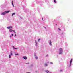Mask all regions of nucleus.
Segmentation results:
<instances>
[{
  "mask_svg": "<svg viewBox=\"0 0 73 73\" xmlns=\"http://www.w3.org/2000/svg\"><path fill=\"white\" fill-rule=\"evenodd\" d=\"M42 20H43V18H42Z\"/></svg>",
  "mask_w": 73,
  "mask_h": 73,
  "instance_id": "5701e85b",
  "label": "nucleus"
},
{
  "mask_svg": "<svg viewBox=\"0 0 73 73\" xmlns=\"http://www.w3.org/2000/svg\"><path fill=\"white\" fill-rule=\"evenodd\" d=\"M13 36V34H12V36Z\"/></svg>",
  "mask_w": 73,
  "mask_h": 73,
  "instance_id": "412c9836",
  "label": "nucleus"
},
{
  "mask_svg": "<svg viewBox=\"0 0 73 73\" xmlns=\"http://www.w3.org/2000/svg\"><path fill=\"white\" fill-rule=\"evenodd\" d=\"M23 58H24V59H25V60H26V59H27V58H27V57L25 56L23 57Z\"/></svg>",
  "mask_w": 73,
  "mask_h": 73,
  "instance_id": "39448f33",
  "label": "nucleus"
},
{
  "mask_svg": "<svg viewBox=\"0 0 73 73\" xmlns=\"http://www.w3.org/2000/svg\"><path fill=\"white\" fill-rule=\"evenodd\" d=\"M13 48H14V49H17V48H15L14 47V46H13Z\"/></svg>",
  "mask_w": 73,
  "mask_h": 73,
  "instance_id": "9d476101",
  "label": "nucleus"
},
{
  "mask_svg": "<svg viewBox=\"0 0 73 73\" xmlns=\"http://www.w3.org/2000/svg\"><path fill=\"white\" fill-rule=\"evenodd\" d=\"M63 50L61 48H60L59 49V54H61L62 53Z\"/></svg>",
  "mask_w": 73,
  "mask_h": 73,
  "instance_id": "f03ea898",
  "label": "nucleus"
},
{
  "mask_svg": "<svg viewBox=\"0 0 73 73\" xmlns=\"http://www.w3.org/2000/svg\"><path fill=\"white\" fill-rule=\"evenodd\" d=\"M11 55H12V52H11Z\"/></svg>",
  "mask_w": 73,
  "mask_h": 73,
  "instance_id": "f3484780",
  "label": "nucleus"
},
{
  "mask_svg": "<svg viewBox=\"0 0 73 73\" xmlns=\"http://www.w3.org/2000/svg\"><path fill=\"white\" fill-rule=\"evenodd\" d=\"M10 12V11H5V12L2 13L1 14V15H3V16L4 15H5V13H8Z\"/></svg>",
  "mask_w": 73,
  "mask_h": 73,
  "instance_id": "f257e3e1",
  "label": "nucleus"
},
{
  "mask_svg": "<svg viewBox=\"0 0 73 73\" xmlns=\"http://www.w3.org/2000/svg\"><path fill=\"white\" fill-rule=\"evenodd\" d=\"M10 32H14V33H16V32L14 30H12L11 29H10Z\"/></svg>",
  "mask_w": 73,
  "mask_h": 73,
  "instance_id": "7ed1b4c3",
  "label": "nucleus"
},
{
  "mask_svg": "<svg viewBox=\"0 0 73 73\" xmlns=\"http://www.w3.org/2000/svg\"><path fill=\"white\" fill-rule=\"evenodd\" d=\"M44 65L45 66H48V64H45Z\"/></svg>",
  "mask_w": 73,
  "mask_h": 73,
  "instance_id": "1a4fd4ad",
  "label": "nucleus"
},
{
  "mask_svg": "<svg viewBox=\"0 0 73 73\" xmlns=\"http://www.w3.org/2000/svg\"><path fill=\"white\" fill-rule=\"evenodd\" d=\"M72 59H71V60H70V65H71V64L72 63Z\"/></svg>",
  "mask_w": 73,
  "mask_h": 73,
  "instance_id": "0eeeda50",
  "label": "nucleus"
},
{
  "mask_svg": "<svg viewBox=\"0 0 73 73\" xmlns=\"http://www.w3.org/2000/svg\"><path fill=\"white\" fill-rule=\"evenodd\" d=\"M52 42H51V40L50 41V43H49V45H51V46L52 45Z\"/></svg>",
  "mask_w": 73,
  "mask_h": 73,
  "instance_id": "423d86ee",
  "label": "nucleus"
},
{
  "mask_svg": "<svg viewBox=\"0 0 73 73\" xmlns=\"http://www.w3.org/2000/svg\"><path fill=\"white\" fill-rule=\"evenodd\" d=\"M7 29H10L11 28H12V26L8 27H7Z\"/></svg>",
  "mask_w": 73,
  "mask_h": 73,
  "instance_id": "20e7f679",
  "label": "nucleus"
},
{
  "mask_svg": "<svg viewBox=\"0 0 73 73\" xmlns=\"http://www.w3.org/2000/svg\"><path fill=\"white\" fill-rule=\"evenodd\" d=\"M15 15V13H12V16H13L14 15Z\"/></svg>",
  "mask_w": 73,
  "mask_h": 73,
  "instance_id": "6e6552de",
  "label": "nucleus"
},
{
  "mask_svg": "<svg viewBox=\"0 0 73 73\" xmlns=\"http://www.w3.org/2000/svg\"><path fill=\"white\" fill-rule=\"evenodd\" d=\"M19 54H15V55H19Z\"/></svg>",
  "mask_w": 73,
  "mask_h": 73,
  "instance_id": "4468645a",
  "label": "nucleus"
},
{
  "mask_svg": "<svg viewBox=\"0 0 73 73\" xmlns=\"http://www.w3.org/2000/svg\"><path fill=\"white\" fill-rule=\"evenodd\" d=\"M15 36H16V34H15Z\"/></svg>",
  "mask_w": 73,
  "mask_h": 73,
  "instance_id": "6ab92c4d",
  "label": "nucleus"
},
{
  "mask_svg": "<svg viewBox=\"0 0 73 73\" xmlns=\"http://www.w3.org/2000/svg\"><path fill=\"white\" fill-rule=\"evenodd\" d=\"M58 29H59V30H60V31H61V29H60V28H58Z\"/></svg>",
  "mask_w": 73,
  "mask_h": 73,
  "instance_id": "dca6fc26",
  "label": "nucleus"
},
{
  "mask_svg": "<svg viewBox=\"0 0 73 73\" xmlns=\"http://www.w3.org/2000/svg\"><path fill=\"white\" fill-rule=\"evenodd\" d=\"M12 37V35H11L10 36V37Z\"/></svg>",
  "mask_w": 73,
  "mask_h": 73,
  "instance_id": "4be33fe9",
  "label": "nucleus"
},
{
  "mask_svg": "<svg viewBox=\"0 0 73 73\" xmlns=\"http://www.w3.org/2000/svg\"><path fill=\"white\" fill-rule=\"evenodd\" d=\"M54 3H57V2H56V0H54Z\"/></svg>",
  "mask_w": 73,
  "mask_h": 73,
  "instance_id": "ddd939ff",
  "label": "nucleus"
},
{
  "mask_svg": "<svg viewBox=\"0 0 73 73\" xmlns=\"http://www.w3.org/2000/svg\"><path fill=\"white\" fill-rule=\"evenodd\" d=\"M36 60H37V59H38V57H36Z\"/></svg>",
  "mask_w": 73,
  "mask_h": 73,
  "instance_id": "2eb2a0df",
  "label": "nucleus"
},
{
  "mask_svg": "<svg viewBox=\"0 0 73 73\" xmlns=\"http://www.w3.org/2000/svg\"><path fill=\"white\" fill-rule=\"evenodd\" d=\"M11 55H9V58H11Z\"/></svg>",
  "mask_w": 73,
  "mask_h": 73,
  "instance_id": "9b49d317",
  "label": "nucleus"
},
{
  "mask_svg": "<svg viewBox=\"0 0 73 73\" xmlns=\"http://www.w3.org/2000/svg\"><path fill=\"white\" fill-rule=\"evenodd\" d=\"M62 70H60V72H62Z\"/></svg>",
  "mask_w": 73,
  "mask_h": 73,
  "instance_id": "aec40b11",
  "label": "nucleus"
},
{
  "mask_svg": "<svg viewBox=\"0 0 73 73\" xmlns=\"http://www.w3.org/2000/svg\"><path fill=\"white\" fill-rule=\"evenodd\" d=\"M40 39H39L38 40V41H40Z\"/></svg>",
  "mask_w": 73,
  "mask_h": 73,
  "instance_id": "a211bd4d",
  "label": "nucleus"
},
{
  "mask_svg": "<svg viewBox=\"0 0 73 73\" xmlns=\"http://www.w3.org/2000/svg\"><path fill=\"white\" fill-rule=\"evenodd\" d=\"M12 4L13 5V6L14 7V5H13V2H12Z\"/></svg>",
  "mask_w": 73,
  "mask_h": 73,
  "instance_id": "f8f14e48",
  "label": "nucleus"
}]
</instances>
